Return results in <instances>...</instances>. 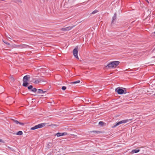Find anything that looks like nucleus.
Here are the masks:
<instances>
[{"label": "nucleus", "instance_id": "obj_17", "mask_svg": "<svg viewBox=\"0 0 155 155\" xmlns=\"http://www.w3.org/2000/svg\"><path fill=\"white\" fill-rule=\"evenodd\" d=\"M23 134V132L21 131H19L16 133V134L18 135H21Z\"/></svg>", "mask_w": 155, "mask_h": 155}, {"label": "nucleus", "instance_id": "obj_14", "mask_svg": "<svg viewBox=\"0 0 155 155\" xmlns=\"http://www.w3.org/2000/svg\"><path fill=\"white\" fill-rule=\"evenodd\" d=\"M29 84V83L27 82V81H23L22 86L25 87H27L28 85Z\"/></svg>", "mask_w": 155, "mask_h": 155}, {"label": "nucleus", "instance_id": "obj_25", "mask_svg": "<svg viewBox=\"0 0 155 155\" xmlns=\"http://www.w3.org/2000/svg\"><path fill=\"white\" fill-rule=\"evenodd\" d=\"M93 132H96L97 133V134H99V133H100V131H93Z\"/></svg>", "mask_w": 155, "mask_h": 155}, {"label": "nucleus", "instance_id": "obj_18", "mask_svg": "<svg viewBox=\"0 0 155 155\" xmlns=\"http://www.w3.org/2000/svg\"><path fill=\"white\" fill-rule=\"evenodd\" d=\"M101 126H103L104 124V122L102 121H100L98 123Z\"/></svg>", "mask_w": 155, "mask_h": 155}, {"label": "nucleus", "instance_id": "obj_1", "mask_svg": "<svg viewBox=\"0 0 155 155\" xmlns=\"http://www.w3.org/2000/svg\"><path fill=\"white\" fill-rule=\"evenodd\" d=\"M119 63L120 62L117 61L110 62L105 66V67L109 68H115L119 65Z\"/></svg>", "mask_w": 155, "mask_h": 155}, {"label": "nucleus", "instance_id": "obj_8", "mask_svg": "<svg viewBox=\"0 0 155 155\" xmlns=\"http://www.w3.org/2000/svg\"><path fill=\"white\" fill-rule=\"evenodd\" d=\"M75 26V25H74L72 26H68L66 28H62L61 29V30L62 31H69L71 29L73 28Z\"/></svg>", "mask_w": 155, "mask_h": 155}, {"label": "nucleus", "instance_id": "obj_21", "mask_svg": "<svg viewBox=\"0 0 155 155\" xmlns=\"http://www.w3.org/2000/svg\"><path fill=\"white\" fill-rule=\"evenodd\" d=\"M37 91V89L35 88H33L32 89V91L33 92H36Z\"/></svg>", "mask_w": 155, "mask_h": 155}, {"label": "nucleus", "instance_id": "obj_24", "mask_svg": "<svg viewBox=\"0 0 155 155\" xmlns=\"http://www.w3.org/2000/svg\"><path fill=\"white\" fill-rule=\"evenodd\" d=\"M10 79H11L13 81H14V78L12 76L10 77Z\"/></svg>", "mask_w": 155, "mask_h": 155}, {"label": "nucleus", "instance_id": "obj_23", "mask_svg": "<svg viewBox=\"0 0 155 155\" xmlns=\"http://www.w3.org/2000/svg\"><path fill=\"white\" fill-rule=\"evenodd\" d=\"M3 41V42L5 43V44H6V45H10V44L8 43L7 42V41Z\"/></svg>", "mask_w": 155, "mask_h": 155}, {"label": "nucleus", "instance_id": "obj_11", "mask_svg": "<svg viewBox=\"0 0 155 155\" xmlns=\"http://www.w3.org/2000/svg\"><path fill=\"white\" fill-rule=\"evenodd\" d=\"M37 92L38 94H43L45 93L46 91H44L42 90L41 89H38Z\"/></svg>", "mask_w": 155, "mask_h": 155}, {"label": "nucleus", "instance_id": "obj_26", "mask_svg": "<svg viewBox=\"0 0 155 155\" xmlns=\"http://www.w3.org/2000/svg\"><path fill=\"white\" fill-rule=\"evenodd\" d=\"M0 87H1V88L3 90V91L2 92H1L2 93L3 92V90H3V87L2 86H1Z\"/></svg>", "mask_w": 155, "mask_h": 155}, {"label": "nucleus", "instance_id": "obj_32", "mask_svg": "<svg viewBox=\"0 0 155 155\" xmlns=\"http://www.w3.org/2000/svg\"><path fill=\"white\" fill-rule=\"evenodd\" d=\"M154 34H155V32H154Z\"/></svg>", "mask_w": 155, "mask_h": 155}, {"label": "nucleus", "instance_id": "obj_13", "mask_svg": "<svg viewBox=\"0 0 155 155\" xmlns=\"http://www.w3.org/2000/svg\"><path fill=\"white\" fill-rule=\"evenodd\" d=\"M140 151V150L139 149H134L131 151V153H136Z\"/></svg>", "mask_w": 155, "mask_h": 155}, {"label": "nucleus", "instance_id": "obj_30", "mask_svg": "<svg viewBox=\"0 0 155 155\" xmlns=\"http://www.w3.org/2000/svg\"><path fill=\"white\" fill-rule=\"evenodd\" d=\"M47 155H51V153H48V154H47Z\"/></svg>", "mask_w": 155, "mask_h": 155}, {"label": "nucleus", "instance_id": "obj_15", "mask_svg": "<svg viewBox=\"0 0 155 155\" xmlns=\"http://www.w3.org/2000/svg\"><path fill=\"white\" fill-rule=\"evenodd\" d=\"M117 18V14L116 13H115L114 14V16L112 18V23H113L114 21Z\"/></svg>", "mask_w": 155, "mask_h": 155}, {"label": "nucleus", "instance_id": "obj_10", "mask_svg": "<svg viewBox=\"0 0 155 155\" xmlns=\"http://www.w3.org/2000/svg\"><path fill=\"white\" fill-rule=\"evenodd\" d=\"M30 75H28L25 76L23 79V81H28L30 79Z\"/></svg>", "mask_w": 155, "mask_h": 155}, {"label": "nucleus", "instance_id": "obj_29", "mask_svg": "<svg viewBox=\"0 0 155 155\" xmlns=\"http://www.w3.org/2000/svg\"><path fill=\"white\" fill-rule=\"evenodd\" d=\"M33 88V87L32 86V88H31V89H30V91H32V89Z\"/></svg>", "mask_w": 155, "mask_h": 155}, {"label": "nucleus", "instance_id": "obj_3", "mask_svg": "<svg viewBox=\"0 0 155 155\" xmlns=\"http://www.w3.org/2000/svg\"><path fill=\"white\" fill-rule=\"evenodd\" d=\"M47 82L46 79L42 78H40L36 80H35V81L34 83L35 84H37L39 83L42 82V84H46Z\"/></svg>", "mask_w": 155, "mask_h": 155}, {"label": "nucleus", "instance_id": "obj_22", "mask_svg": "<svg viewBox=\"0 0 155 155\" xmlns=\"http://www.w3.org/2000/svg\"><path fill=\"white\" fill-rule=\"evenodd\" d=\"M61 89L63 90H65L66 89V87L65 86H63L62 87Z\"/></svg>", "mask_w": 155, "mask_h": 155}, {"label": "nucleus", "instance_id": "obj_31", "mask_svg": "<svg viewBox=\"0 0 155 155\" xmlns=\"http://www.w3.org/2000/svg\"><path fill=\"white\" fill-rule=\"evenodd\" d=\"M153 95L155 96V93Z\"/></svg>", "mask_w": 155, "mask_h": 155}, {"label": "nucleus", "instance_id": "obj_5", "mask_svg": "<svg viewBox=\"0 0 155 155\" xmlns=\"http://www.w3.org/2000/svg\"><path fill=\"white\" fill-rule=\"evenodd\" d=\"M29 47V45L24 44H21L20 45H13V47L14 48L21 49L26 48Z\"/></svg>", "mask_w": 155, "mask_h": 155}, {"label": "nucleus", "instance_id": "obj_6", "mask_svg": "<svg viewBox=\"0 0 155 155\" xmlns=\"http://www.w3.org/2000/svg\"><path fill=\"white\" fill-rule=\"evenodd\" d=\"M46 124L45 123H42L39 124L37 125H35V126L32 127L31 128V130H35L37 129L41 128L45 126Z\"/></svg>", "mask_w": 155, "mask_h": 155}, {"label": "nucleus", "instance_id": "obj_33", "mask_svg": "<svg viewBox=\"0 0 155 155\" xmlns=\"http://www.w3.org/2000/svg\"><path fill=\"white\" fill-rule=\"evenodd\" d=\"M154 49H155V48H154Z\"/></svg>", "mask_w": 155, "mask_h": 155}, {"label": "nucleus", "instance_id": "obj_20", "mask_svg": "<svg viewBox=\"0 0 155 155\" xmlns=\"http://www.w3.org/2000/svg\"><path fill=\"white\" fill-rule=\"evenodd\" d=\"M32 86L31 85H29V86H28V89L29 90H30V89H31V88H32Z\"/></svg>", "mask_w": 155, "mask_h": 155}, {"label": "nucleus", "instance_id": "obj_2", "mask_svg": "<svg viewBox=\"0 0 155 155\" xmlns=\"http://www.w3.org/2000/svg\"><path fill=\"white\" fill-rule=\"evenodd\" d=\"M124 90L118 87L115 89V91L117 92L118 94H125L127 93V91L125 88H124Z\"/></svg>", "mask_w": 155, "mask_h": 155}, {"label": "nucleus", "instance_id": "obj_16", "mask_svg": "<svg viewBox=\"0 0 155 155\" xmlns=\"http://www.w3.org/2000/svg\"><path fill=\"white\" fill-rule=\"evenodd\" d=\"M80 82V80H78L77 81L71 82V84H74L79 83Z\"/></svg>", "mask_w": 155, "mask_h": 155}, {"label": "nucleus", "instance_id": "obj_9", "mask_svg": "<svg viewBox=\"0 0 155 155\" xmlns=\"http://www.w3.org/2000/svg\"><path fill=\"white\" fill-rule=\"evenodd\" d=\"M67 134V133L66 132L64 133H59L58 132L54 135L55 136H57V137H59L62 136L64 135H66Z\"/></svg>", "mask_w": 155, "mask_h": 155}, {"label": "nucleus", "instance_id": "obj_27", "mask_svg": "<svg viewBox=\"0 0 155 155\" xmlns=\"http://www.w3.org/2000/svg\"><path fill=\"white\" fill-rule=\"evenodd\" d=\"M13 98L12 97H10V100H13Z\"/></svg>", "mask_w": 155, "mask_h": 155}, {"label": "nucleus", "instance_id": "obj_4", "mask_svg": "<svg viewBox=\"0 0 155 155\" xmlns=\"http://www.w3.org/2000/svg\"><path fill=\"white\" fill-rule=\"evenodd\" d=\"M131 120V119H126V120H122L120 121H119L117 123H116L115 125H114L112 127V128H115V127H116L117 126H118L121 124L126 123L128 122V121Z\"/></svg>", "mask_w": 155, "mask_h": 155}, {"label": "nucleus", "instance_id": "obj_28", "mask_svg": "<svg viewBox=\"0 0 155 155\" xmlns=\"http://www.w3.org/2000/svg\"><path fill=\"white\" fill-rule=\"evenodd\" d=\"M2 140L0 139V142H2Z\"/></svg>", "mask_w": 155, "mask_h": 155}, {"label": "nucleus", "instance_id": "obj_7", "mask_svg": "<svg viewBox=\"0 0 155 155\" xmlns=\"http://www.w3.org/2000/svg\"><path fill=\"white\" fill-rule=\"evenodd\" d=\"M78 46H77L73 50V54L75 58H76L78 60H79V58L78 55Z\"/></svg>", "mask_w": 155, "mask_h": 155}, {"label": "nucleus", "instance_id": "obj_12", "mask_svg": "<svg viewBox=\"0 0 155 155\" xmlns=\"http://www.w3.org/2000/svg\"><path fill=\"white\" fill-rule=\"evenodd\" d=\"M12 120L13 121L15 122L16 124H19L20 125H23V124L19 122L17 120H15L14 119H12Z\"/></svg>", "mask_w": 155, "mask_h": 155}, {"label": "nucleus", "instance_id": "obj_19", "mask_svg": "<svg viewBox=\"0 0 155 155\" xmlns=\"http://www.w3.org/2000/svg\"><path fill=\"white\" fill-rule=\"evenodd\" d=\"M97 12L98 11L97 10H95L92 12L91 14H95L97 13Z\"/></svg>", "mask_w": 155, "mask_h": 155}]
</instances>
